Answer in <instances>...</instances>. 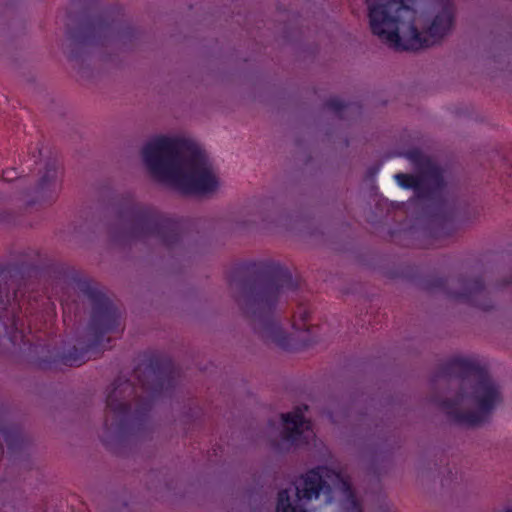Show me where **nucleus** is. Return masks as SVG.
I'll return each instance as SVG.
<instances>
[{
	"label": "nucleus",
	"instance_id": "obj_1",
	"mask_svg": "<svg viewBox=\"0 0 512 512\" xmlns=\"http://www.w3.org/2000/svg\"><path fill=\"white\" fill-rule=\"evenodd\" d=\"M119 328L118 308L79 271L0 266V333L13 346H28L38 369L82 365L110 348L105 336Z\"/></svg>",
	"mask_w": 512,
	"mask_h": 512
},
{
	"label": "nucleus",
	"instance_id": "obj_2",
	"mask_svg": "<svg viewBox=\"0 0 512 512\" xmlns=\"http://www.w3.org/2000/svg\"><path fill=\"white\" fill-rule=\"evenodd\" d=\"M228 283L240 294L238 301L242 309L265 341L286 351L302 350L318 341L313 333L314 327L307 325L310 318L308 305L300 304L293 315L292 327L300 339L286 333L274 318L280 295L284 290L297 288L287 268L274 262H242L233 267Z\"/></svg>",
	"mask_w": 512,
	"mask_h": 512
},
{
	"label": "nucleus",
	"instance_id": "obj_3",
	"mask_svg": "<svg viewBox=\"0 0 512 512\" xmlns=\"http://www.w3.org/2000/svg\"><path fill=\"white\" fill-rule=\"evenodd\" d=\"M134 374L137 386L118 377L107 394L102 437L106 446L122 443L144 428L153 402L174 389L179 371L171 358L153 355L145 368L136 367Z\"/></svg>",
	"mask_w": 512,
	"mask_h": 512
},
{
	"label": "nucleus",
	"instance_id": "obj_4",
	"mask_svg": "<svg viewBox=\"0 0 512 512\" xmlns=\"http://www.w3.org/2000/svg\"><path fill=\"white\" fill-rule=\"evenodd\" d=\"M417 0H366L371 31L397 51H418L444 38L452 29L455 7L452 0H441L439 10L427 30L415 25Z\"/></svg>",
	"mask_w": 512,
	"mask_h": 512
},
{
	"label": "nucleus",
	"instance_id": "obj_5",
	"mask_svg": "<svg viewBox=\"0 0 512 512\" xmlns=\"http://www.w3.org/2000/svg\"><path fill=\"white\" fill-rule=\"evenodd\" d=\"M151 175L184 195H207L218 188V180L205 152L185 138L159 136L142 149Z\"/></svg>",
	"mask_w": 512,
	"mask_h": 512
},
{
	"label": "nucleus",
	"instance_id": "obj_6",
	"mask_svg": "<svg viewBox=\"0 0 512 512\" xmlns=\"http://www.w3.org/2000/svg\"><path fill=\"white\" fill-rule=\"evenodd\" d=\"M470 377L476 379L471 397L477 404L478 410H461V406L466 398L463 387L460 388L454 399L440 400L437 402V405L454 424L476 427L488 421L491 412L500 401L498 386L491 380L487 369L473 360L455 357L440 365L432 381L436 383L439 380L448 381L451 378L464 381Z\"/></svg>",
	"mask_w": 512,
	"mask_h": 512
},
{
	"label": "nucleus",
	"instance_id": "obj_7",
	"mask_svg": "<svg viewBox=\"0 0 512 512\" xmlns=\"http://www.w3.org/2000/svg\"><path fill=\"white\" fill-rule=\"evenodd\" d=\"M397 184L403 189H411L417 199L431 202L433 207L423 235L428 239L426 248H436L452 236L456 230L457 210L455 206L443 199L445 186L441 169L429 164L419 175L397 173Z\"/></svg>",
	"mask_w": 512,
	"mask_h": 512
},
{
	"label": "nucleus",
	"instance_id": "obj_8",
	"mask_svg": "<svg viewBox=\"0 0 512 512\" xmlns=\"http://www.w3.org/2000/svg\"><path fill=\"white\" fill-rule=\"evenodd\" d=\"M119 219L123 224L125 239L155 237L169 250L176 249L182 243L183 222L168 218L153 207L128 200L119 211Z\"/></svg>",
	"mask_w": 512,
	"mask_h": 512
},
{
	"label": "nucleus",
	"instance_id": "obj_9",
	"mask_svg": "<svg viewBox=\"0 0 512 512\" xmlns=\"http://www.w3.org/2000/svg\"><path fill=\"white\" fill-rule=\"evenodd\" d=\"M333 475L341 483L342 492L345 495L343 508L347 512H363L351 483L344 479L340 473L331 470L326 466H318L306 472L295 483L296 499L291 501L288 489H282L278 492L276 512H307L302 501L318 499L323 492L330 499L331 487L324 480V477Z\"/></svg>",
	"mask_w": 512,
	"mask_h": 512
},
{
	"label": "nucleus",
	"instance_id": "obj_10",
	"mask_svg": "<svg viewBox=\"0 0 512 512\" xmlns=\"http://www.w3.org/2000/svg\"><path fill=\"white\" fill-rule=\"evenodd\" d=\"M71 22L73 17L68 12L65 23L67 36L73 43L82 46L103 44L105 40L119 36L122 28L119 19L109 20L102 16L92 19L81 17L76 28L71 27Z\"/></svg>",
	"mask_w": 512,
	"mask_h": 512
},
{
	"label": "nucleus",
	"instance_id": "obj_11",
	"mask_svg": "<svg viewBox=\"0 0 512 512\" xmlns=\"http://www.w3.org/2000/svg\"><path fill=\"white\" fill-rule=\"evenodd\" d=\"M459 288H449V280L442 277L431 279L427 282V289L442 290L451 299L467 303L482 310H490L493 306L488 299L482 277H458L456 280Z\"/></svg>",
	"mask_w": 512,
	"mask_h": 512
},
{
	"label": "nucleus",
	"instance_id": "obj_12",
	"mask_svg": "<svg viewBox=\"0 0 512 512\" xmlns=\"http://www.w3.org/2000/svg\"><path fill=\"white\" fill-rule=\"evenodd\" d=\"M282 421L284 424L282 438L291 445H307L314 435L311 423L305 419L300 408L282 414Z\"/></svg>",
	"mask_w": 512,
	"mask_h": 512
},
{
	"label": "nucleus",
	"instance_id": "obj_13",
	"mask_svg": "<svg viewBox=\"0 0 512 512\" xmlns=\"http://www.w3.org/2000/svg\"><path fill=\"white\" fill-rule=\"evenodd\" d=\"M58 164L56 160H49L45 164V171L37 185L39 201L51 202L58 190Z\"/></svg>",
	"mask_w": 512,
	"mask_h": 512
},
{
	"label": "nucleus",
	"instance_id": "obj_14",
	"mask_svg": "<svg viewBox=\"0 0 512 512\" xmlns=\"http://www.w3.org/2000/svg\"><path fill=\"white\" fill-rule=\"evenodd\" d=\"M0 435L6 442L8 453L16 454L25 447V438L18 425L0 421Z\"/></svg>",
	"mask_w": 512,
	"mask_h": 512
},
{
	"label": "nucleus",
	"instance_id": "obj_15",
	"mask_svg": "<svg viewBox=\"0 0 512 512\" xmlns=\"http://www.w3.org/2000/svg\"><path fill=\"white\" fill-rule=\"evenodd\" d=\"M325 106L340 115L345 109H347L350 105L338 97H331L325 102Z\"/></svg>",
	"mask_w": 512,
	"mask_h": 512
},
{
	"label": "nucleus",
	"instance_id": "obj_16",
	"mask_svg": "<svg viewBox=\"0 0 512 512\" xmlns=\"http://www.w3.org/2000/svg\"><path fill=\"white\" fill-rule=\"evenodd\" d=\"M2 176H3L4 180L11 181L14 178L18 177V173L14 169H11V170L3 171V175Z\"/></svg>",
	"mask_w": 512,
	"mask_h": 512
},
{
	"label": "nucleus",
	"instance_id": "obj_17",
	"mask_svg": "<svg viewBox=\"0 0 512 512\" xmlns=\"http://www.w3.org/2000/svg\"><path fill=\"white\" fill-rule=\"evenodd\" d=\"M81 2H82V0H72V5H76V4H79Z\"/></svg>",
	"mask_w": 512,
	"mask_h": 512
},
{
	"label": "nucleus",
	"instance_id": "obj_18",
	"mask_svg": "<svg viewBox=\"0 0 512 512\" xmlns=\"http://www.w3.org/2000/svg\"><path fill=\"white\" fill-rule=\"evenodd\" d=\"M2 455H3V445L0 442V458L2 457Z\"/></svg>",
	"mask_w": 512,
	"mask_h": 512
},
{
	"label": "nucleus",
	"instance_id": "obj_19",
	"mask_svg": "<svg viewBox=\"0 0 512 512\" xmlns=\"http://www.w3.org/2000/svg\"><path fill=\"white\" fill-rule=\"evenodd\" d=\"M506 512H512V509H508Z\"/></svg>",
	"mask_w": 512,
	"mask_h": 512
}]
</instances>
